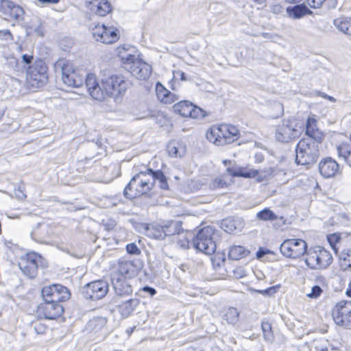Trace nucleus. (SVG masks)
Instances as JSON below:
<instances>
[{
    "mask_svg": "<svg viewBox=\"0 0 351 351\" xmlns=\"http://www.w3.org/2000/svg\"><path fill=\"white\" fill-rule=\"evenodd\" d=\"M212 189H223L227 186L226 182L221 178H216L210 184Z\"/></svg>",
    "mask_w": 351,
    "mask_h": 351,
    "instance_id": "obj_46",
    "label": "nucleus"
},
{
    "mask_svg": "<svg viewBox=\"0 0 351 351\" xmlns=\"http://www.w3.org/2000/svg\"><path fill=\"white\" fill-rule=\"evenodd\" d=\"M189 236L191 234L186 231H183L178 234L173 240L177 243V244L183 249L189 248Z\"/></svg>",
    "mask_w": 351,
    "mask_h": 351,
    "instance_id": "obj_37",
    "label": "nucleus"
},
{
    "mask_svg": "<svg viewBox=\"0 0 351 351\" xmlns=\"http://www.w3.org/2000/svg\"><path fill=\"white\" fill-rule=\"evenodd\" d=\"M31 254L32 257H33L37 265V269H38V267L46 268L48 266L47 261L41 255L35 252Z\"/></svg>",
    "mask_w": 351,
    "mask_h": 351,
    "instance_id": "obj_44",
    "label": "nucleus"
},
{
    "mask_svg": "<svg viewBox=\"0 0 351 351\" xmlns=\"http://www.w3.org/2000/svg\"><path fill=\"white\" fill-rule=\"evenodd\" d=\"M261 328L264 339L267 341L271 343L274 339L271 324L269 322H263Z\"/></svg>",
    "mask_w": 351,
    "mask_h": 351,
    "instance_id": "obj_41",
    "label": "nucleus"
},
{
    "mask_svg": "<svg viewBox=\"0 0 351 351\" xmlns=\"http://www.w3.org/2000/svg\"><path fill=\"white\" fill-rule=\"evenodd\" d=\"M339 266L342 271H351V249H344L339 254Z\"/></svg>",
    "mask_w": 351,
    "mask_h": 351,
    "instance_id": "obj_34",
    "label": "nucleus"
},
{
    "mask_svg": "<svg viewBox=\"0 0 351 351\" xmlns=\"http://www.w3.org/2000/svg\"><path fill=\"white\" fill-rule=\"evenodd\" d=\"M168 99H169V102H168V104H171L178 99V98L176 97V95L170 92Z\"/></svg>",
    "mask_w": 351,
    "mask_h": 351,
    "instance_id": "obj_64",
    "label": "nucleus"
},
{
    "mask_svg": "<svg viewBox=\"0 0 351 351\" xmlns=\"http://www.w3.org/2000/svg\"><path fill=\"white\" fill-rule=\"evenodd\" d=\"M126 252L130 255H139L141 253V250L138 247L136 243H128L125 247Z\"/></svg>",
    "mask_w": 351,
    "mask_h": 351,
    "instance_id": "obj_47",
    "label": "nucleus"
},
{
    "mask_svg": "<svg viewBox=\"0 0 351 351\" xmlns=\"http://www.w3.org/2000/svg\"><path fill=\"white\" fill-rule=\"evenodd\" d=\"M350 145L348 143H341L337 146V150L339 157H342L343 159L346 155L348 150L350 148Z\"/></svg>",
    "mask_w": 351,
    "mask_h": 351,
    "instance_id": "obj_48",
    "label": "nucleus"
},
{
    "mask_svg": "<svg viewBox=\"0 0 351 351\" xmlns=\"http://www.w3.org/2000/svg\"><path fill=\"white\" fill-rule=\"evenodd\" d=\"M111 282L115 293V301L127 298L132 294L133 289L130 282V279L123 278L120 275L111 274Z\"/></svg>",
    "mask_w": 351,
    "mask_h": 351,
    "instance_id": "obj_17",
    "label": "nucleus"
},
{
    "mask_svg": "<svg viewBox=\"0 0 351 351\" xmlns=\"http://www.w3.org/2000/svg\"><path fill=\"white\" fill-rule=\"evenodd\" d=\"M182 222L181 221H168L163 224L164 234L165 238L168 237H173V239L183 231L182 227Z\"/></svg>",
    "mask_w": 351,
    "mask_h": 351,
    "instance_id": "obj_28",
    "label": "nucleus"
},
{
    "mask_svg": "<svg viewBox=\"0 0 351 351\" xmlns=\"http://www.w3.org/2000/svg\"><path fill=\"white\" fill-rule=\"evenodd\" d=\"M139 299L132 298L121 301L120 304L117 305V309L121 317L127 318L130 316L139 304Z\"/></svg>",
    "mask_w": 351,
    "mask_h": 351,
    "instance_id": "obj_25",
    "label": "nucleus"
},
{
    "mask_svg": "<svg viewBox=\"0 0 351 351\" xmlns=\"http://www.w3.org/2000/svg\"><path fill=\"white\" fill-rule=\"evenodd\" d=\"M319 173L324 178L335 177L340 173V167L337 162L330 156L324 157L318 165Z\"/></svg>",
    "mask_w": 351,
    "mask_h": 351,
    "instance_id": "obj_18",
    "label": "nucleus"
},
{
    "mask_svg": "<svg viewBox=\"0 0 351 351\" xmlns=\"http://www.w3.org/2000/svg\"><path fill=\"white\" fill-rule=\"evenodd\" d=\"M239 313L236 308H228L223 315V318L230 324H235L238 322Z\"/></svg>",
    "mask_w": 351,
    "mask_h": 351,
    "instance_id": "obj_36",
    "label": "nucleus"
},
{
    "mask_svg": "<svg viewBox=\"0 0 351 351\" xmlns=\"http://www.w3.org/2000/svg\"><path fill=\"white\" fill-rule=\"evenodd\" d=\"M118 56L121 59L123 67L134 77L138 80H145L149 78L152 73V66L145 62L136 58L134 55L128 53V49L119 47Z\"/></svg>",
    "mask_w": 351,
    "mask_h": 351,
    "instance_id": "obj_3",
    "label": "nucleus"
},
{
    "mask_svg": "<svg viewBox=\"0 0 351 351\" xmlns=\"http://www.w3.org/2000/svg\"><path fill=\"white\" fill-rule=\"evenodd\" d=\"M0 12L17 21L24 19L23 8L10 0H0Z\"/></svg>",
    "mask_w": 351,
    "mask_h": 351,
    "instance_id": "obj_20",
    "label": "nucleus"
},
{
    "mask_svg": "<svg viewBox=\"0 0 351 351\" xmlns=\"http://www.w3.org/2000/svg\"><path fill=\"white\" fill-rule=\"evenodd\" d=\"M326 0H307L308 4L313 8H319Z\"/></svg>",
    "mask_w": 351,
    "mask_h": 351,
    "instance_id": "obj_55",
    "label": "nucleus"
},
{
    "mask_svg": "<svg viewBox=\"0 0 351 351\" xmlns=\"http://www.w3.org/2000/svg\"><path fill=\"white\" fill-rule=\"evenodd\" d=\"M43 302L38 306V313L47 319H56L64 312L61 302L71 297L69 289L60 284L45 286L41 290Z\"/></svg>",
    "mask_w": 351,
    "mask_h": 351,
    "instance_id": "obj_2",
    "label": "nucleus"
},
{
    "mask_svg": "<svg viewBox=\"0 0 351 351\" xmlns=\"http://www.w3.org/2000/svg\"><path fill=\"white\" fill-rule=\"evenodd\" d=\"M143 267V263L140 259H121L118 262L117 272L112 275H120L127 279L136 276Z\"/></svg>",
    "mask_w": 351,
    "mask_h": 351,
    "instance_id": "obj_15",
    "label": "nucleus"
},
{
    "mask_svg": "<svg viewBox=\"0 0 351 351\" xmlns=\"http://www.w3.org/2000/svg\"><path fill=\"white\" fill-rule=\"evenodd\" d=\"M89 3L92 5L90 10L100 16H105L112 10V6L108 0H94Z\"/></svg>",
    "mask_w": 351,
    "mask_h": 351,
    "instance_id": "obj_26",
    "label": "nucleus"
},
{
    "mask_svg": "<svg viewBox=\"0 0 351 351\" xmlns=\"http://www.w3.org/2000/svg\"><path fill=\"white\" fill-rule=\"evenodd\" d=\"M275 254V252L264 247H260L256 253V257L258 260H261L265 255Z\"/></svg>",
    "mask_w": 351,
    "mask_h": 351,
    "instance_id": "obj_50",
    "label": "nucleus"
},
{
    "mask_svg": "<svg viewBox=\"0 0 351 351\" xmlns=\"http://www.w3.org/2000/svg\"><path fill=\"white\" fill-rule=\"evenodd\" d=\"M278 287H271L266 289L263 290H256L255 291L259 293H261L264 295H273L274 293L277 292Z\"/></svg>",
    "mask_w": 351,
    "mask_h": 351,
    "instance_id": "obj_52",
    "label": "nucleus"
},
{
    "mask_svg": "<svg viewBox=\"0 0 351 351\" xmlns=\"http://www.w3.org/2000/svg\"><path fill=\"white\" fill-rule=\"evenodd\" d=\"M300 133L295 119H285L276 127L275 137L280 143H288L298 138Z\"/></svg>",
    "mask_w": 351,
    "mask_h": 351,
    "instance_id": "obj_12",
    "label": "nucleus"
},
{
    "mask_svg": "<svg viewBox=\"0 0 351 351\" xmlns=\"http://www.w3.org/2000/svg\"><path fill=\"white\" fill-rule=\"evenodd\" d=\"M167 152L171 157H181L185 153L182 143L177 141H170L167 146Z\"/></svg>",
    "mask_w": 351,
    "mask_h": 351,
    "instance_id": "obj_33",
    "label": "nucleus"
},
{
    "mask_svg": "<svg viewBox=\"0 0 351 351\" xmlns=\"http://www.w3.org/2000/svg\"><path fill=\"white\" fill-rule=\"evenodd\" d=\"M8 37L12 39V34L9 29L0 30V38H4L5 39H8Z\"/></svg>",
    "mask_w": 351,
    "mask_h": 351,
    "instance_id": "obj_57",
    "label": "nucleus"
},
{
    "mask_svg": "<svg viewBox=\"0 0 351 351\" xmlns=\"http://www.w3.org/2000/svg\"><path fill=\"white\" fill-rule=\"evenodd\" d=\"M156 92L158 98L163 103L168 104L169 99H168L170 91L165 88V86L160 83L157 82L156 84Z\"/></svg>",
    "mask_w": 351,
    "mask_h": 351,
    "instance_id": "obj_38",
    "label": "nucleus"
},
{
    "mask_svg": "<svg viewBox=\"0 0 351 351\" xmlns=\"http://www.w3.org/2000/svg\"><path fill=\"white\" fill-rule=\"evenodd\" d=\"M335 323L346 328L351 326V301L341 300L336 304L332 310Z\"/></svg>",
    "mask_w": 351,
    "mask_h": 351,
    "instance_id": "obj_14",
    "label": "nucleus"
},
{
    "mask_svg": "<svg viewBox=\"0 0 351 351\" xmlns=\"http://www.w3.org/2000/svg\"><path fill=\"white\" fill-rule=\"evenodd\" d=\"M307 243L301 239L285 240L280 246L281 254L290 258H298L307 252Z\"/></svg>",
    "mask_w": 351,
    "mask_h": 351,
    "instance_id": "obj_13",
    "label": "nucleus"
},
{
    "mask_svg": "<svg viewBox=\"0 0 351 351\" xmlns=\"http://www.w3.org/2000/svg\"><path fill=\"white\" fill-rule=\"evenodd\" d=\"M239 136V130L235 126L226 124L213 126L206 133V138L217 146L233 143Z\"/></svg>",
    "mask_w": 351,
    "mask_h": 351,
    "instance_id": "obj_7",
    "label": "nucleus"
},
{
    "mask_svg": "<svg viewBox=\"0 0 351 351\" xmlns=\"http://www.w3.org/2000/svg\"><path fill=\"white\" fill-rule=\"evenodd\" d=\"M254 158L256 162L260 163L264 160V156L261 153H256L254 156Z\"/></svg>",
    "mask_w": 351,
    "mask_h": 351,
    "instance_id": "obj_62",
    "label": "nucleus"
},
{
    "mask_svg": "<svg viewBox=\"0 0 351 351\" xmlns=\"http://www.w3.org/2000/svg\"><path fill=\"white\" fill-rule=\"evenodd\" d=\"M109 284L104 279L93 280L80 289L82 296L89 300L97 301L103 299L108 293Z\"/></svg>",
    "mask_w": 351,
    "mask_h": 351,
    "instance_id": "obj_11",
    "label": "nucleus"
},
{
    "mask_svg": "<svg viewBox=\"0 0 351 351\" xmlns=\"http://www.w3.org/2000/svg\"><path fill=\"white\" fill-rule=\"evenodd\" d=\"M322 288L318 285H315L311 288V291L310 293L307 294V296L311 298H317L320 296L322 293Z\"/></svg>",
    "mask_w": 351,
    "mask_h": 351,
    "instance_id": "obj_51",
    "label": "nucleus"
},
{
    "mask_svg": "<svg viewBox=\"0 0 351 351\" xmlns=\"http://www.w3.org/2000/svg\"><path fill=\"white\" fill-rule=\"evenodd\" d=\"M14 195L19 199H23L26 197V195L23 192V191L21 189L20 186H19L16 189H14Z\"/></svg>",
    "mask_w": 351,
    "mask_h": 351,
    "instance_id": "obj_54",
    "label": "nucleus"
},
{
    "mask_svg": "<svg viewBox=\"0 0 351 351\" xmlns=\"http://www.w3.org/2000/svg\"><path fill=\"white\" fill-rule=\"evenodd\" d=\"M145 234L147 237L155 239L164 240L165 239L163 224H147Z\"/></svg>",
    "mask_w": 351,
    "mask_h": 351,
    "instance_id": "obj_29",
    "label": "nucleus"
},
{
    "mask_svg": "<svg viewBox=\"0 0 351 351\" xmlns=\"http://www.w3.org/2000/svg\"><path fill=\"white\" fill-rule=\"evenodd\" d=\"M250 251L242 245H233L230 247L228 252V258L233 261H239L247 257Z\"/></svg>",
    "mask_w": 351,
    "mask_h": 351,
    "instance_id": "obj_31",
    "label": "nucleus"
},
{
    "mask_svg": "<svg viewBox=\"0 0 351 351\" xmlns=\"http://www.w3.org/2000/svg\"><path fill=\"white\" fill-rule=\"evenodd\" d=\"M286 11L288 16L293 19H300L306 15H310L313 13L304 3L289 6L287 8Z\"/></svg>",
    "mask_w": 351,
    "mask_h": 351,
    "instance_id": "obj_27",
    "label": "nucleus"
},
{
    "mask_svg": "<svg viewBox=\"0 0 351 351\" xmlns=\"http://www.w3.org/2000/svg\"><path fill=\"white\" fill-rule=\"evenodd\" d=\"M322 142L311 138H302L295 147V162L301 165H314L320 156Z\"/></svg>",
    "mask_w": 351,
    "mask_h": 351,
    "instance_id": "obj_5",
    "label": "nucleus"
},
{
    "mask_svg": "<svg viewBox=\"0 0 351 351\" xmlns=\"http://www.w3.org/2000/svg\"><path fill=\"white\" fill-rule=\"evenodd\" d=\"M118 39L119 36L117 30L112 27H108L106 26V31L104 33L100 42L105 44H112L116 42Z\"/></svg>",
    "mask_w": 351,
    "mask_h": 351,
    "instance_id": "obj_35",
    "label": "nucleus"
},
{
    "mask_svg": "<svg viewBox=\"0 0 351 351\" xmlns=\"http://www.w3.org/2000/svg\"><path fill=\"white\" fill-rule=\"evenodd\" d=\"M34 32L40 36H44L43 28L40 23L34 29Z\"/></svg>",
    "mask_w": 351,
    "mask_h": 351,
    "instance_id": "obj_61",
    "label": "nucleus"
},
{
    "mask_svg": "<svg viewBox=\"0 0 351 351\" xmlns=\"http://www.w3.org/2000/svg\"><path fill=\"white\" fill-rule=\"evenodd\" d=\"M306 253L305 263L311 269H326L332 263V256L330 252L320 246L315 247L313 250L311 249Z\"/></svg>",
    "mask_w": 351,
    "mask_h": 351,
    "instance_id": "obj_10",
    "label": "nucleus"
},
{
    "mask_svg": "<svg viewBox=\"0 0 351 351\" xmlns=\"http://www.w3.org/2000/svg\"><path fill=\"white\" fill-rule=\"evenodd\" d=\"M348 17H341L334 20L335 26L345 34H348Z\"/></svg>",
    "mask_w": 351,
    "mask_h": 351,
    "instance_id": "obj_42",
    "label": "nucleus"
},
{
    "mask_svg": "<svg viewBox=\"0 0 351 351\" xmlns=\"http://www.w3.org/2000/svg\"><path fill=\"white\" fill-rule=\"evenodd\" d=\"M213 256L210 258L212 264L215 269L220 267L221 264L224 263L226 261V255L224 253H214L212 254Z\"/></svg>",
    "mask_w": 351,
    "mask_h": 351,
    "instance_id": "obj_43",
    "label": "nucleus"
},
{
    "mask_svg": "<svg viewBox=\"0 0 351 351\" xmlns=\"http://www.w3.org/2000/svg\"><path fill=\"white\" fill-rule=\"evenodd\" d=\"M173 111L182 117L202 119L206 116V112L188 100L180 101L173 106Z\"/></svg>",
    "mask_w": 351,
    "mask_h": 351,
    "instance_id": "obj_16",
    "label": "nucleus"
},
{
    "mask_svg": "<svg viewBox=\"0 0 351 351\" xmlns=\"http://www.w3.org/2000/svg\"><path fill=\"white\" fill-rule=\"evenodd\" d=\"M305 135L304 138H311L317 142H322L324 135L317 127V119L308 117L305 125Z\"/></svg>",
    "mask_w": 351,
    "mask_h": 351,
    "instance_id": "obj_23",
    "label": "nucleus"
},
{
    "mask_svg": "<svg viewBox=\"0 0 351 351\" xmlns=\"http://www.w3.org/2000/svg\"><path fill=\"white\" fill-rule=\"evenodd\" d=\"M105 31H106V26L105 25L95 26L93 32V36L97 41H101Z\"/></svg>",
    "mask_w": 351,
    "mask_h": 351,
    "instance_id": "obj_45",
    "label": "nucleus"
},
{
    "mask_svg": "<svg viewBox=\"0 0 351 351\" xmlns=\"http://www.w3.org/2000/svg\"><path fill=\"white\" fill-rule=\"evenodd\" d=\"M34 328L35 332L38 335H43L45 333V331L47 330V327L45 326V325L41 323L34 324Z\"/></svg>",
    "mask_w": 351,
    "mask_h": 351,
    "instance_id": "obj_53",
    "label": "nucleus"
},
{
    "mask_svg": "<svg viewBox=\"0 0 351 351\" xmlns=\"http://www.w3.org/2000/svg\"><path fill=\"white\" fill-rule=\"evenodd\" d=\"M52 229L48 223H38L30 233L31 238L36 243L49 245Z\"/></svg>",
    "mask_w": 351,
    "mask_h": 351,
    "instance_id": "obj_19",
    "label": "nucleus"
},
{
    "mask_svg": "<svg viewBox=\"0 0 351 351\" xmlns=\"http://www.w3.org/2000/svg\"><path fill=\"white\" fill-rule=\"evenodd\" d=\"M107 320L102 317H96L90 319L86 326V330L90 333L97 334V338L100 340L106 337Z\"/></svg>",
    "mask_w": 351,
    "mask_h": 351,
    "instance_id": "obj_21",
    "label": "nucleus"
},
{
    "mask_svg": "<svg viewBox=\"0 0 351 351\" xmlns=\"http://www.w3.org/2000/svg\"><path fill=\"white\" fill-rule=\"evenodd\" d=\"M156 92L158 98L163 103L168 104L169 99H168L170 91L165 88V86L160 83L157 82L156 84Z\"/></svg>",
    "mask_w": 351,
    "mask_h": 351,
    "instance_id": "obj_39",
    "label": "nucleus"
},
{
    "mask_svg": "<svg viewBox=\"0 0 351 351\" xmlns=\"http://www.w3.org/2000/svg\"><path fill=\"white\" fill-rule=\"evenodd\" d=\"M41 3H45V4H56L58 3L60 0H38Z\"/></svg>",
    "mask_w": 351,
    "mask_h": 351,
    "instance_id": "obj_63",
    "label": "nucleus"
},
{
    "mask_svg": "<svg viewBox=\"0 0 351 351\" xmlns=\"http://www.w3.org/2000/svg\"><path fill=\"white\" fill-rule=\"evenodd\" d=\"M139 292L144 293L143 295L141 293V295L143 298L147 295L152 297L156 293V290L154 287L145 285L141 289H140Z\"/></svg>",
    "mask_w": 351,
    "mask_h": 351,
    "instance_id": "obj_49",
    "label": "nucleus"
},
{
    "mask_svg": "<svg viewBox=\"0 0 351 351\" xmlns=\"http://www.w3.org/2000/svg\"><path fill=\"white\" fill-rule=\"evenodd\" d=\"M27 81L32 88H41L48 82V67L43 59L38 58L28 66L26 71Z\"/></svg>",
    "mask_w": 351,
    "mask_h": 351,
    "instance_id": "obj_9",
    "label": "nucleus"
},
{
    "mask_svg": "<svg viewBox=\"0 0 351 351\" xmlns=\"http://www.w3.org/2000/svg\"><path fill=\"white\" fill-rule=\"evenodd\" d=\"M227 172L232 177H242L245 178H255L258 174V171L256 169H250L245 171L242 167L233 169L228 167Z\"/></svg>",
    "mask_w": 351,
    "mask_h": 351,
    "instance_id": "obj_32",
    "label": "nucleus"
},
{
    "mask_svg": "<svg viewBox=\"0 0 351 351\" xmlns=\"http://www.w3.org/2000/svg\"><path fill=\"white\" fill-rule=\"evenodd\" d=\"M316 95H318V96H320V97H322L323 98H325V99H328V100H329L330 101H332V102L336 101L335 99L333 97L328 95L327 94H326V93H324L323 92H321V91H317L316 92Z\"/></svg>",
    "mask_w": 351,
    "mask_h": 351,
    "instance_id": "obj_58",
    "label": "nucleus"
},
{
    "mask_svg": "<svg viewBox=\"0 0 351 351\" xmlns=\"http://www.w3.org/2000/svg\"><path fill=\"white\" fill-rule=\"evenodd\" d=\"M22 272L29 278H34L38 273L37 265L34 261L32 254H27L25 258H23L19 263Z\"/></svg>",
    "mask_w": 351,
    "mask_h": 351,
    "instance_id": "obj_24",
    "label": "nucleus"
},
{
    "mask_svg": "<svg viewBox=\"0 0 351 351\" xmlns=\"http://www.w3.org/2000/svg\"><path fill=\"white\" fill-rule=\"evenodd\" d=\"M347 153L348 154H346L344 160L349 165V166L351 167V145Z\"/></svg>",
    "mask_w": 351,
    "mask_h": 351,
    "instance_id": "obj_60",
    "label": "nucleus"
},
{
    "mask_svg": "<svg viewBox=\"0 0 351 351\" xmlns=\"http://www.w3.org/2000/svg\"><path fill=\"white\" fill-rule=\"evenodd\" d=\"M326 5L328 8L334 9L337 7V0H326Z\"/></svg>",
    "mask_w": 351,
    "mask_h": 351,
    "instance_id": "obj_59",
    "label": "nucleus"
},
{
    "mask_svg": "<svg viewBox=\"0 0 351 351\" xmlns=\"http://www.w3.org/2000/svg\"><path fill=\"white\" fill-rule=\"evenodd\" d=\"M100 82L101 86L94 74H86L85 86L93 99L102 101L106 97H110L117 104L122 101L131 85L124 76L118 74L104 75Z\"/></svg>",
    "mask_w": 351,
    "mask_h": 351,
    "instance_id": "obj_1",
    "label": "nucleus"
},
{
    "mask_svg": "<svg viewBox=\"0 0 351 351\" xmlns=\"http://www.w3.org/2000/svg\"><path fill=\"white\" fill-rule=\"evenodd\" d=\"M153 189V179L147 169L134 176L123 190L125 198L132 199L138 196L147 195Z\"/></svg>",
    "mask_w": 351,
    "mask_h": 351,
    "instance_id": "obj_4",
    "label": "nucleus"
},
{
    "mask_svg": "<svg viewBox=\"0 0 351 351\" xmlns=\"http://www.w3.org/2000/svg\"><path fill=\"white\" fill-rule=\"evenodd\" d=\"M219 234L212 226L199 229L193 237V246L195 249L207 255H212L217 249Z\"/></svg>",
    "mask_w": 351,
    "mask_h": 351,
    "instance_id": "obj_6",
    "label": "nucleus"
},
{
    "mask_svg": "<svg viewBox=\"0 0 351 351\" xmlns=\"http://www.w3.org/2000/svg\"><path fill=\"white\" fill-rule=\"evenodd\" d=\"M243 226V219L238 217H227L221 222V228L229 234H236L241 232Z\"/></svg>",
    "mask_w": 351,
    "mask_h": 351,
    "instance_id": "obj_22",
    "label": "nucleus"
},
{
    "mask_svg": "<svg viewBox=\"0 0 351 351\" xmlns=\"http://www.w3.org/2000/svg\"><path fill=\"white\" fill-rule=\"evenodd\" d=\"M256 217L262 221H273L278 218L277 215L269 208H265L258 212Z\"/></svg>",
    "mask_w": 351,
    "mask_h": 351,
    "instance_id": "obj_40",
    "label": "nucleus"
},
{
    "mask_svg": "<svg viewBox=\"0 0 351 351\" xmlns=\"http://www.w3.org/2000/svg\"><path fill=\"white\" fill-rule=\"evenodd\" d=\"M22 60L25 64H28L29 66L34 62H32L33 56L28 54H23L22 56Z\"/></svg>",
    "mask_w": 351,
    "mask_h": 351,
    "instance_id": "obj_56",
    "label": "nucleus"
},
{
    "mask_svg": "<svg viewBox=\"0 0 351 351\" xmlns=\"http://www.w3.org/2000/svg\"><path fill=\"white\" fill-rule=\"evenodd\" d=\"M150 177L153 179V188L155 186L156 181H158L159 187L163 190H169V184L167 182V178L161 170H153L151 168H147Z\"/></svg>",
    "mask_w": 351,
    "mask_h": 351,
    "instance_id": "obj_30",
    "label": "nucleus"
},
{
    "mask_svg": "<svg viewBox=\"0 0 351 351\" xmlns=\"http://www.w3.org/2000/svg\"><path fill=\"white\" fill-rule=\"evenodd\" d=\"M54 69L56 72L60 71L62 82L69 87L78 88L85 84L84 75L75 70L73 64L66 59L58 60L54 64Z\"/></svg>",
    "mask_w": 351,
    "mask_h": 351,
    "instance_id": "obj_8",
    "label": "nucleus"
}]
</instances>
